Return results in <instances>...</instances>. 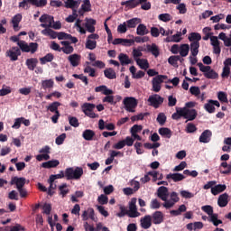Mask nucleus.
<instances>
[{
    "instance_id": "1",
    "label": "nucleus",
    "mask_w": 231,
    "mask_h": 231,
    "mask_svg": "<svg viewBox=\"0 0 231 231\" xmlns=\"http://www.w3.org/2000/svg\"><path fill=\"white\" fill-rule=\"evenodd\" d=\"M81 217L83 221H86L83 225L85 231H95V227L88 223V219H91L95 223L98 221V217L95 216V209L88 208L87 210L83 211Z\"/></svg>"
},
{
    "instance_id": "2",
    "label": "nucleus",
    "mask_w": 231,
    "mask_h": 231,
    "mask_svg": "<svg viewBox=\"0 0 231 231\" xmlns=\"http://www.w3.org/2000/svg\"><path fill=\"white\" fill-rule=\"evenodd\" d=\"M149 0H128L121 3L122 6H126V8H129L130 10H133L136 8L137 6H140L142 10H151V2H148Z\"/></svg>"
},
{
    "instance_id": "3",
    "label": "nucleus",
    "mask_w": 231,
    "mask_h": 231,
    "mask_svg": "<svg viewBox=\"0 0 231 231\" xmlns=\"http://www.w3.org/2000/svg\"><path fill=\"white\" fill-rule=\"evenodd\" d=\"M60 102L54 101L46 106L47 111L54 113L51 118L52 124H59V118H60V112L59 111V107H60Z\"/></svg>"
},
{
    "instance_id": "4",
    "label": "nucleus",
    "mask_w": 231,
    "mask_h": 231,
    "mask_svg": "<svg viewBox=\"0 0 231 231\" xmlns=\"http://www.w3.org/2000/svg\"><path fill=\"white\" fill-rule=\"evenodd\" d=\"M82 174H84V169L80 167L74 168H67L65 170V178L66 180H80L82 178Z\"/></svg>"
},
{
    "instance_id": "5",
    "label": "nucleus",
    "mask_w": 231,
    "mask_h": 231,
    "mask_svg": "<svg viewBox=\"0 0 231 231\" xmlns=\"http://www.w3.org/2000/svg\"><path fill=\"white\" fill-rule=\"evenodd\" d=\"M42 34L45 35L46 37H50L51 39H59V41H68V38L69 37L68 33L66 32H57L51 29H44L42 31Z\"/></svg>"
},
{
    "instance_id": "6",
    "label": "nucleus",
    "mask_w": 231,
    "mask_h": 231,
    "mask_svg": "<svg viewBox=\"0 0 231 231\" xmlns=\"http://www.w3.org/2000/svg\"><path fill=\"white\" fill-rule=\"evenodd\" d=\"M17 45L19 46L20 50L23 53H30V51L32 53H35V51H37V50H39V43H37V42H31L28 45L26 43V42L20 41V42H17Z\"/></svg>"
},
{
    "instance_id": "7",
    "label": "nucleus",
    "mask_w": 231,
    "mask_h": 231,
    "mask_svg": "<svg viewBox=\"0 0 231 231\" xmlns=\"http://www.w3.org/2000/svg\"><path fill=\"white\" fill-rule=\"evenodd\" d=\"M40 23H42L40 24L42 28H45V30H50L51 28L53 23H55V20L53 16L50 14H42L40 19Z\"/></svg>"
},
{
    "instance_id": "8",
    "label": "nucleus",
    "mask_w": 231,
    "mask_h": 231,
    "mask_svg": "<svg viewBox=\"0 0 231 231\" xmlns=\"http://www.w3.org/2000/svg\"><path fill=\"white\" fill-rule=\"evenodd\" d=\"M168 77L165 75H157L155 78L152 79V89L155 93H160L162 90V84L163 80H167Z\"/></svg>"
},
{
    "instance_id": "9",
    "label": "nucleus",
    "mask_w": 231,
    "mask_h": 231,
    "mask_svg": "<svg viewBox=\"0 0 231 231\" xmlns=\"http://www.w3.org/2000/svg\"><path fill=\"white\" fill-rule=\"evenodd\" d=\"M125 108L128 113H134V108L138 106V102L134 97H125L123 101Z\"/></svg>"
},
{
    "instance_id": "10",
    "label": "nucleus",
    "mask_w": 231,
    "mask_h": 231,
    "mask_svg": "<svg viewBox=\"0 0 231 231\" xmlns=\"http://www.w3.org/2000/svg\"><path fill=\"white\" fill-rule=\"evenodd\" d=\"M5 57H9L12 62L19 60V57H21V49H19V47H12L10 50L6 51Z\"/></svg>"
},
{
    "instance_id": "11",
    "label": "nucleus",
    "mask_w": 231,
    "mask_h": 231,
    "mask_svg": "<svg viewBox=\"0 0 231 231\" xmlns=\"http://www.w3.org/2000/svg\"><path fill=\"white\" fill-rule=\"evenodd\" d=\"M148 102L150 103V106H152V107L158 109V107H160V106L163 104V97H162V96L158 94H154L149 97Z\"/></svg>"
},
{
    "instance_id": "12",
    "label": "nucleus",
    "mask_w": 231,
    "mask_h": 231,
    "mask_svg": "<svg viewBox=\"0 0 231 231\" xmlns=\"http://www.w3.org/2000/svg\"><path fill=\"white\" fill-rule=\"evenodd\" d=\"M10 185H16L17 190L19 189H23L26 185V178L24 177H13L10 181Z\"/></svg>"
},
{
    "instance_id": "13",
    "label": "nucleus",
    "mask_w": 231,
    "mask_h": 231,
    "mask_svg": "<svg viewBox=\"0 0 231 231\" xmlns=\"http://www.w3.org/2000/svg\"><path fill=\"white\" fill-rule=\"evenodd\" d=\"M151 217L153 225H162L165 221V217L162 211L153 212Z\"/></svg>"
},
{
    "instance_id": "14",
    "label": "nucleus",
    "mask_w": 231,
    "mask_h": 231,
    "mask_svg": "<svg viewBox=\"0 0 231 231\" xmlns=\"http://www.w3.org/2000/svg\"><path fill=\"white\" fill-rule=\"evenodd\" d=\"M68 60L72 68H77L78 66H80V60H82V56L77 53L70 54L68 57Z\"/></svg>"
},
{
    "instance_id": "15",
    "label": "nucleus",
    "mask_w": 231,
    "mask_h": 231,
    "mask_svg": "<svg viewBox=\"0 0 231 231\" xmlns=\"http://www.w3.org/2000/svg\"><path fill=\"white\" fill-rule=\"evenodd\" d=\"M157 196L162 201H167L169 199V188L161 186L157 189Z\"/></svg>"
},
{
    "instance_id": "16",
    "label": "nucleus",
    "mask_w": 231,
    "mask_h": 231,
    "mask_svg": "<svg viewBox=\"0 0 231 231\" xmlns=\"http://www.w3.org/2000/svg\"><path fill=\"white\" fill-rule=\"evenodd\" d=\"M85 28L89 33H95V25H97V20L93 18L85 19Z\"/></svg>"
},
{
    "instance_id": "17",
    "label": "nucleus",
    "mask_w": 231,
    "mask_h": 231,
    "mask_svg": "<svg viewBox=\"0 0 231 231\" xmlns=\"http://www.w3.org/2000/svg\"><path fill=\"white\" fill-rule=\"evenodd\" d=\"M211 139H212V131L205 130L200 134L199 141L200 142V143H208Z\"/></svg>"
},
{
    "instance_id": "18",
    "label": "nucleus",
    "mask_w": 231,
    "mask_h": 231,
    "mask_svg": "<svg viewBox=\"0 0 231 231\" xmlns=\"http://www.w3.org/2000/svg\"><path fill=\"white\" fill-rule=\"evenodd\" d=\"M141 226L144 230H148L150 226H152V218L151 215H145L143 217L141 218Z\"/></svg>"
},
{
    "instance_id": "19",
    "label": "nucleus",
    "mask_w": 231,
    "mask_h": 231,
    "mask_svg": "<svg viewBox=\"0 0 231 231\" xmlns=\"http://www.w3.org/2000/svg\"><path fill=\"white\" fill-rule=\"evenodd\" d=\"M167 180H172L175 183H178V181H183L185 180V175L181 173H170L166 175Z\"/></svg>"
},
{
    "instance_id": "20",
    "label": "nucleus",
    "mask_w": 231,
    "mask_h": 231,
    "mask_svg": "<svg viewBox=\"0 0 231 231\" xmlns=\"http://www.w3.org/2000/svg\"><path fill=\"white\" fill-rule=\"evenodd\" d=\"M217 205L221 208H223L226 207V205H228V193H223L222 195H220L218 197Z\"/></svg>"
},
{
    "instance_id": "21",
    "label": "nucleus",
    "mask_w": 231,
    "mask_h": 231,
    "mask_svg": "<svg viewBox=\"0 0 231 231\" xmlns=\"http://www.w3.org/2000/svg\"><path fill=\"white\" fill-rule=\"evenodd\" d=\"M21 21H23V15L21 14H17L13 17L12 23L14 32H19V23H21Z\"/></svg>"
},
{
    "instance_id": "22",
    "label": "nucleus",
    "mask_w": 231,
    "mask_h": 231,
    "mask_svg": "<svg viewBox=\"0 0 231 231\" xmlns=\"http://www.w3.org/2000/svg\"><path fill=\"white\" fill-rule=\"evenodd\" d=\"M25 64L30 71H33L37 68V64H39V60L37 58H30L26 60Z\"/></svg>"
},
{
    "instance_id": "23",
    "label": "nucleus",
    "mask_w": 231,
    "mask_h": 231,
    "mask_svg": "<svg viewBox=\"0 0 231 231\" xmlns=\"http://www.w3.org/2000/svg\"><path fill=\"white\" fill-rule=\"evenodd\" d=\"M225 190H226V185L218 184L211 188V194L217 196V194H221V192H225Z\"/></svg>"
},
{
    "instance_id": "24",
    "label": "nucleus",
    "mask_w": 231,
    "mask_h": 231,
    "mask_svg": "<svg viewBox=\"0 0 231 231\" xmlns=\"http://www.w3.org/2000/svg\"><path fill=\"white\" fill-rule=\"evenodd\" d=\"M82 138H84V140L87 142H91L93 138H95V131L91 129H86L82 133Z\"/></svg>"
},
{
    "instance_id": "25",
    "label": "nucleus",
    "mask_w": 231,
    "mask_h": 231,
    "mask_svg": "<svg viewBox=\"0 0 231 231\" xmlns=\"http://www.w3.org/2000/svg\"><path fill=\"white\" fill-rule=\"evenodd\" d=\"M118 60L120 61L121 66H127L133 62L131 59H129V56L125 53H120L118 55Z\"/></svg>"
},
{
    "instance_id": "26",
    "label": "nucleus",
    "mask_w": 231,
    "mask_h": 231,
    "mask_svg": "<svg viewBox=\"0 0 231 231\" xmlns=\"http://www.w3.org/2000/svg\"><path fill=\"white\" fill-rule=\"evenodd\" d=\"M59 165H60V162H59V160H52L42 162V167H43V169H53L55 167H59Z\"/></svg>"
},
{
    "instance_id": "27",
    "label": "nucleus",
    "mask_w": 231,
    "mask_h": 231,
    "mask_svg": "<svg viewBox=\"0 0 231 231\" xmlns=\"http://www.w3.org/2000/svg\"><path fill=\"white\" fill-rule=\"evenodd\" d=\"M80 6V1L79 0H66L64 2V7L69 8L70 10L72 8H79Z\"/></svg>"
},
{
    "instance_id": "28",
    "label": "nucleus",
    "mask_w": 231,
    "mask_h": 231,
    "mask_svg": "<svg viewBox=\"0 0 231 231\" xmlns=\"http://www.w3.org/2000/svg\"><path fill=\"white\" fill-rule=\"evenodd\" d=\"M96 93H102L103 95H113V90L107 88L106 85H101L95 88Z\"/></svg>"
},
{
    "instance_id": "29",
    "label": "nucleus",
    "mask_w": 231,
    "mask_h": 231,
    "mask_svg": "<svg viewBox=\"0 0 231 231\" xmlns=\"http://www.w3.org/2000/svg\"><path fill=\"white\" fill-rule=\"evenodd\" d=\"M198 116V111L196 109H189L186 110V120H189V122H192V120H196V117Z\"/></svg>"
},
{
    "instance_id": "30",
    "label": "nucleus",
    "mask_w": 231,
    "mask_h": 231,
    "mask_svg": "<svg viewBox=\"0 0 231 231\" xmlns=\"http://www.w3.org/2000/svg\"><path fill=\"white\" fill-rule=\"evenodd\" d=\"M147 51H149L150 53H152V55H154L155 57L160 56V49L158 48V45H156V43L147 45Z\"/></svg>"
},
{
    "instance_id": "31",
    "label": "nucleus",
    "mask_w": 231,
    "mask_h": 231,
    "mask_svg": "<svg viewBox=\"0 0 231 231\" xmlns=\"http://www.w3.org/2000/svg\"><path fill=\"white\" fill-rule=\"evenodd\" d=\"M190 51L192 57H198V53H199V42H192L190 43Z\"/></svg>"
},
{
    "instance_id": "32",
    "label": "nucleus",
    "mask_w": 231,
    "mask_h": 231,
    "mask_svg": "<svg viewBox=\"0 0 231 231\" xmlns=\"http://www.w3.org/2000/svg\"><path fill=\"white\" fill-rule=\"evenodd\" d=\"M189 51H190V46L187 43L181 44L179 50V53L180 57H187L189 55Z\"/></svg>"
},
{
    "instance_id": "33",
    "label": "nucleus",
    "mask_w": 231,
    "mask_h": 231,
    "mask_svg": "<svg viewBox=\"0 0 231 231\" xmlns=\"http://www.w3.org/2000/svg\"><path fill=\"white\" fill-rule=\"evenodd\" d=\"M32 6L42 8L48 5V0H28Z\"/></svg>"
},
{
    "instance_id": "34",
    "label": "nucleus",
    "mask_w": 231,
    "mask_h": 231,
    "mask_svg": "<svg viewBox=\"0 0 231 231\" xmlns=\"http://www.w3.org/2000/svg\"><path fill=\"white\" fill-rule=\"evenodd\" d=\"M136 33L137 35H141V36L147 35V33H149V29H147V26H145V24L140 23L137 26Z\"/></svg>"
},
{
    "instance_id": "35",
    "label": "nucleus",
    "mask_w": 231,
    "mask_h": 231,
    "mask_svg": "<svg viewBox=\"0 0 231 231\" xmlns=\"http://www.w3.org/2000/svg\"><path fill=\"white\" fill-rule=\"evenodd\" d=\"M104 75L106 79H109V80H113L115 79H116V72L115 71V69L109 68V69H106L104 70Z\"/></svg>"
},
{
    "instance_id": "36",
    "label": "nucleus",
    "mask_w": 231,
    "mask_h": 231,
    "mask_svg": "<svg viewBox=\"0 0 231 231\" xmlns=\"http://www.w3.org/2000/svg\"><path fill=\"white\" fill-rule=\"evenodd\" d=\"M182 212H187V206L184 204L180 205L178 209H172L170 211L171 216H181Z\"/></svg>"
},
{
    "instance_id": "37",
    "label": "nucleus",
    "mask_w": 231,
    "mask_h": 231,
    "mask_svg": "<svg viewBox=\"0 0 231 231\" xmlns=\"http://www.w3.org/2000/svg\"><path fill=\"white\" fill-rule=\"evenodd\" d=\"M136 64L141 68V69H149V61L145 59H135Z\"/></svg>"
},
{
    "instance_id": "38",
    "label": "nucleus",
    "mask_w": 231,
    "mask_h": 231,
    "mask_svg": "<svg viewBox=\"0 0 231 231\" xmlns=\"http://www.w3.org/2000/svg\"><path fill=\"white\" fill-rule=\"evenodd\" d=\"M125 23L127 28H136V25L140 24V23H142V20L140 18H132Z\"/></svg>"
},
{
    "instance_id": "39",
    "label": "nucleus",
    "mask_w": 231,
    "mask_h": 231,
    "mask_svg": "<svg viewBox=\"0 0 231 231\" xmlns=\"http://www.w3.org/2000/svg\"><path fill=\"white\" fill-rule=\"evenodd\" d=\"M204 77L206 79H210L211 80H216L219 75L210 67V69L207 73H204Z\"/></svg>"
},
{
    "instance_id": "40",
    "label": "nucleus",
    "mask_w": 231,
    "mask_h": 231,
    "mask_svg": "<svg viewBox=\"0 0 231 231\" xmlns=\"http://www.w3.org/2000/svg\"><path fill=\"white\" fill-rule=\"evenodd\" d=\"M159 134H161V136H165L166 138H171V136H172V131H171L170 128L162 127L159 129Z\"/></svg>"
},
{
    "instance_id": "41",
    "label": "nucleus",
    "mask_w": 231,
    "mask_h": 231,
    "mask_svg": "<svg viewBox=\"0 0 231 231\" xmlns=\"http://www.w3.org/2000/svg\"><path fill=\"white\" fill-rule=\"evenodd\" d=\"M217 217H219V215L215 213V215H212L209 218V222L213 223L214 226H219V225H223V220L218 219Z\"/></svg>"
},
{
    "instance_id": "42",
    "label": "nucleus",
    "mask_w": 231,
    "mask_h": 231,
    "mask_svg": "<svg viewBox=\"0 0 231 231\" xmlns=\"http://www.w3.org/2000/svg\"><path fill=\"white\" fill-rule=\"evenodd\" d=\"M188 39L189 42H199L201 34L199 32H191Z\"/></svg>"
},
{
    "instance_id": "43",
    "label": "nucleus",
    "mask_w": 231,
    "mask_h": 231,
    "mask_svg": "<svg viewBox=\"0 0 231 231\" xmlns=\"http://www.w3.org/2000/svg\"><path fill=\"white\" fill-rule=\"evenodd\" d=\"M59 190L60 196H62V198H66V195L69 194V189H68V184L66 183L59 186Z\"/></svg>"
},
{
    "instance_id": "44",
    "label": "nucleus",
    "mask_w": 231,
    "mask_h": 231,
    "mask_svg": "<svg viewBox=\"0 0 231 231\" xmlns=\"http://www.w3.org/2000/svg\"><path fill=\"white\" fill-rule=\"evenodd\" d=\"M55 82L53 79H45L42 81V88L43 89H51L53 88Z\"/></svg>"
},
{
    "instance_id": "45",
    "label": "nucleus",
    "mask_w": 231,
    "mask_h": 231,
    "mask_svg": "<svg viewBox=\"0 0 231 231\" xmlns=\"http://www.w3.org/2000/svg\"><path fill=\"white\" fill-rule=\"evenodd\" d=\"M201 210L203 212H205L206 214H208V216H209V219H210V217H212V216L215 215L214 214V208L210 205L202 206Z\"/></svg>"
},
{
    "instance_id": "46",
    "label": "nucleus",
    "mask_w": 231,
    "mask_h": 231,
    "mask_svg": "<svg viewBox=\"0 0 231 231\" xmlns=\"http://www.w3.org/2000/svg\"><path fill=\"white\" fill-rule=\"evenodd\" d=\"M62 178H66V171H60L59 174L51 175L49 180L51 182H54L55 180H62Z\"/></svg>"
},
{
    "instance_id": "47",
    "label": "nucleus",
    "mask_w": 231,
    "mask_h": 231,
    "mask_svg": "<svg viewBox=\"0 0 231 231\" xmlns=\"http://www.w3.org/2000/svg\"><path fill=\"white\" fill-rule=\"evenodd\" d=\"M55 59L52 53H47L44 57L40 58L41 64H46V62H51Z\"/></svg>"
},
{
    "instance_id": "48",
    "label": "nucleus",
    "mask_w": 231,
    "mask_h": 231,
    "mask_svg": "<svg viewBox=\"0 0 231 231\" xmlns=\"http://www.w3.org/2000/svg\"><path fill=\"white\" fill-rule=\"evenodd\" d=\"M95 107H97V106H95V104L93 103H84L81 106V109L83 113H86L88 111H93Z\"/></svg>"
},
{
    "instance_id": "49",
    "label": "nucleus",
    "mask_w": 231,
    "mask_h": 231,
    "mask_svg": "<svg viewBox=\"0 0 231 231\" xmlns=\"http://www.w3.org/2000/svg\"><path fill=\"white\" fill-rule=\"evenodd\" d=\"M204 109L209 114L216 113V106H214V103L210 102V99L204 105Z\"/></svg>"
},
{
    "instance_id": "50",
    "label": "nucleus",
    "mask_w": 231,
    "mask_h": 231,
    "mask_svg": "<svg viewBox=\"0 0 231 231\" xmlns=\"http://www.w3.org/2000/svg\"><path fill=\"white\" fill-rule=\"evenodd\" d=\"M81 9L84 10V12H91V1L84 0L81 5Z\"/></svg>"
},
{
    "instance_id": "51",
    "label": "nucleus",
    "mask_w": 231,
    "mask_h": 231,
    "mask_svg": "<svg viewBox=\"0 0 231 231\" xmlns=\"http://www.w3.org/2000/svg\"><path fill=\"white\" fill-rule=\"evenodd\" d=\"M159 20L162 21V23H169V21H172V16L170 14H161Z\"/></svg>"
},
{
    "instance_id": "52",
    "label": "nucleus",
    "mask_w": 231,
    "mask_h": 231,
    "mask_svg": "<svg viewBox=\"0 0 231 231\" xmlns=\"http://www.w3.org/2000/svg\"><path fill=\"white\" fill-rule=\"evenodd\" d=\"M157 122L160 125H165V122H167V116L163 113H160L157 116Z\"/></svg>"
},
{
    "instance_id": "53",
    "label": "nucleus",
    "mask_w": 231,
    "mask_h": 231,
    "mask_svg": "<svg viewBox=\"0 0 231 231\" xmlns=\"http://www.w3.org/2000/svg\"><path fill=\"white\" fill-rule=\"evenodd\" d=\"M97 201L99 205H107V203H109V198H107V196H106L105 194H101L97 198Z\"/></svg>"
},
{
    "instance_id": "54",
    "label": "nucleus",
    "mask_w": 231,
    "mask_h": 231,
    "mask_svg": "<svg viewBox=\"0 0 231 231\" xmlns=\"http://www.w3.org/2000/svg\"><path fill=\"white\" fill-rule=\"evenodd\" d=\"M217 98L220 102H224L225 104H228V97H226V93L220 91L217 94Z\"/></svg>"
},
{
    "instance_id": "55",
    "label": "nucleus",
    "mask_w": 231,
    "mask_h": 231,
    "mask_svg": "<svg viewBox=\"0 0 231 231\" xmlns=\"http://www.w3.org/2000/svg\"><path fill=\"white\" fill-rule=\"evenodd\" d=\"M198 131V127H196V125L192 123H189L186 127V133L192 134L196 133Z\"/></svg>"
},
{
    "instance_id": "56",
    "label": "nucleus",
    "mask_w": 231,
    "mask_h": 231,
    "mask_svg": "<svg viewBox=\"0 0 231 231\" xmlns=\"http://www.w3.org/2000/svg\"><path fill=\"white\" fill-rule=\"evenodd\" d=\"M143 127L141 125H134L131 129L130 133L131 134H137V133H140Z\"/></svg>"
},
{
    "instance_id": "57",
    "label": "nucleus",
    "mask_w": 231,
    "mask_h": 231,
    "mask_svg": "<svg viewBox=\"0 0 231 231\" xmlns=\"http://www.w3.org/2000/svg\"><path fill=\"white\" fill-rule=\"evenodd\" d=\"M181 198H184L185 199H190L194 198V193L187 191V190H181L180 191Z\"/></svg>"
},
{
    "instance_id": "58",
    "label": "nucleus",
    "mask_w": 231,
    "mask_h": 231,
    "mask_svg": "<svg viewBox=\"0 0 231 231\" xmlns=\"http://www.w3.org/2000/svg\"><path fill=\"white\" fill-rule=\"evenodd\" d=\"M87 50H95L97 48V41L88 40L86 42Z\"/></svg>"
},
{
    "instance_id": "59",
    "label": "nucleus",
    "mask_w": 231,
    "mask_h": 231,
    "mask_svg": "<svg viewBox=\"0 0 231 231\" xmlns=\"http://www.w3.org/2000/svg\"><path fill=\"white\" fill-rule=\"evenodd\" d=\"M69 124L72 127H79V125H80V124L79 123V119L77 117H71V116L69 117Z\"/></svg>"
},
{
    "instance_id": "60",
    "label": "nucleus",
    "mask_w": 231,
    "mask_h": 231,
    "mask_svg": "<svg viewBox=\"0 0 231 231\" xmlns=\"http://www.w3.org/2000/svg\"><path fill=\"white\" fill-rule=\"evenodd\" d=\"M118 33H125L127 32V23L124 22L123 23L117 26Z\"/></svg>"
},
{
    "instance_id": "61",
    "label": "nucleus",
    "mask_w": 231,
    "mask_h": 231,
    "mask_svg": "<svg viewBox=\"0 0 231 231\" xmlns=\"http://www.w3.org/2000/svg\"><path fill=\"white\" fill-rule=\"evenodd\" d=\"M64 140H66V134H61L55 140L56 145H62L64 143Z\"/></svg>"
},
{
    "instance_id": "62",
    "label": "nucleus",
    "mask_w": 231,
    "mask_h": 231,
    "mask_svg": "<svg viewBox=\"0 0 231 231\" xmlns=\"http://www.w3.org/2000/svg\"><path fill=\"white\" fill-rule=\"evenodd\" d=\"M84 73H89V77H97L95 69L91 68L90 66H87L84 69Z\"/></svg>"
},
{
    "instance_id": "63",
    "label": "nucleus",
    "mask_w": 231,
    "mask_h": 231,
    "mask_svg": "<svg viewBox=\"0 0 231 231\" xmlns=\"http://www.w3.org/2000/svg\"><path fill=\"white\" fill-rule=\"evenodd\" d=\"M181 32H177L176 34H173L171 36V42H181Z\"/></svg>"
},
{
    "instance_id": "64",
    "label": "nucleus",
    "mask_w": 231,
    "mask_h": 231,
    "mask_svg": "<svg viewBox=\"0 0 231 231\" xmlns=\"http://www.w3.org/2000/svg\"><path fill=\"white\" fill-rule=\"evenodd\" d=\"M42 209H43V214L50 216V214H51V204L45 203L42 206Z\"/></svg>"
}]
</instances>
